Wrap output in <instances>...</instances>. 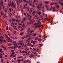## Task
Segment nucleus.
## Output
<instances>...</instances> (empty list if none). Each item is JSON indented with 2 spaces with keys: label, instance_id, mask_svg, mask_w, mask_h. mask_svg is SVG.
Here are the masks:
<instances>
[{
  "label": "nucleus",
  "instance_id": "obj_1",
  "mask_svg": "<svg viewBox=\"0 0 63 63\" xmlns=\"http://www.w3.org/2000/svg\"><path fill=\"white\" fill-rule=\"evenodd\" d=\"M6 37L7 39H8V42H11V41H12V39H11L10 38L8 37V36H6Z\"/></svg>",
  "mask_w": 63,
  "mask_h": 63
},
{
  "label": "nucleus",
  "instance_id": "obj_2",
  "mask_svg": "<svg viewBox=\"0 0 63 63\" xmlns=\"http://www.w3.org/2000/svg\"><path fill=\"white\" fill-rule=\"evenodd\" d=\"M11 6L12 7H15V4L13 3V1H12V2Z\"/></svg>",
  "mask_w": 63,
  "mask_h": 63
},
{
  "label": "nucleus",
  "instance_id": "obj_3",
  "mask_svg": "<svg viewBox=\"0 0 63 63\" xmlns=\"http://www.w3.org/2000/svg\"><path fill=\"white\" fill-rule=\"evenodd\" d=\"M24 15H26L25 16L26 17H29V15L28 14H26V13H24Z\"/></svg>",
  "mask_w": 63,
  "mask_h": 63
},
{
  "label": "nucleus",
  "instance_id": "obj_4",
  "mask_svg": "<svg viewBox=\"0 0 63 63\" xmlns=\"http://www.w3.org/2000/svg\"><path fill=\"white\" fill-rule=\"evenodd\" d=\"M15 52L14 51H13L12 54L10 55V57H12V56H13V55H14V54H15Z\"/></svg>",
  "mask_w": 63,
  "mask_h": 63
},
{
  "label": "nucleus",
  "instance_id": "obj_5",
  "mask_svg": "<svg viewBox=\"0 0 63 63\" xmlns=\"http://www.w3.org/2000/svg\"><path fill=\"white\" fill-rule=\"evenodd\" d=\"M32 44L31 43H30L29 42L27 44V45H29V46H32Z\"/></svg>",
  "mask_w": 63,
  "mask_h": 63
},
{
  "label": "nucleus",
  "instance_id": "obj_6",
  "mask_svg": "<svg viewBox=\"0 0 63 63\" xmlns=\"http://www.w3.org/2000/svg\"><path fill=\"white\" fill-rule=\"evenodd\" d=\"M43 26V25H42L41 24H40V25L39 26H38L37 25V26H36V27H38V28H39V27H41V26Z\"/></svg>",
  "mask_w": 63,
  "mask_h": 63
},
{
  "label": "nucleus",
  "instance_id": "obj_7",
  "mask_svg": "<svg viewBox=\"0 0 63 63\" xmlns=\"http://www.w3.org/2000/svg\"><path fill=\"white\" fill-rule=\"evenodd\" d=\"M17 61H18V62H20V61H23V60H18V59H17Z\"/></svg>",
  "mask_w": 63,
  "mask_h": 63
},
{
  "label": "nucleus",
  "instance_id": "obj_8",
  "mask_svg": "<svg viewBox=\"0 0 63 63\" xmlns=\"http://www.w3.org/2000/svg\"><path fill=\"white\" fill-rule=\"evenodd\" d=\"M46 8L47 9H49V7H48V6L47 5H46L45 6Z\"/></svg>",
  "mask_w": 63,
  "mask_h": 63
},
{
  "label": "nucleus",
  "instance_id": "obj_9",
  "mask_svg": "<svg viewBox=\"0 0 63 63\" xmlns=\"http://www.w3.org/2000/svg\"><path fill=\"white\" fill-rule=\"evenodd\" d=\"M34 31H31L29 32H30L31 34L32 33H33V32H34Z\"/></svg>",
  "mask_w": 63,
  "mask_h": 63
},
{
  "label": "nucleus",
  "instance_id": "obj_10",
  "mask_svg": "<svg viewBox=\"0 0 63 63\" xmlns=\"http://www.w3.org/2000/svg\"><path fill=\"white\" fill-rule=\"evenodd\" d=\"M17 58L18 59H20V58H22V56H20L19 57H18Z\"/></svg>",
  "mask_w": 63,
  "mask_h": 63
},
{
  "label": "nucleus",
  "instance_id": "obj_11",
  "mask_svg": "<svg viewBox=\"0 0 63 63\" xmlns=\"http://www.w3.org/2000/svg\"><path fill=\"white\" fill-rule=\"evenodd\" d=\"M19 44H20V43H16L15 44H14V46L15 47L16 46H17V45H19Z\"/></svg>",
  "mask_w": 63,
  "mask_h": 63
},
{
  "label": "nucleus",
  "instance_id": "obj_12",
  "mask_svg": "<svg viewBox=\"0 0 63 63\" xmlns=\"http://www.w3.org/2000/svg\"><path fill=\"white\" fill-rule=\"evenodd\" d=\"M59 3H60L61 5V6H63V3L60 2H59Z\"/></svg>",
  "mask_w": 63,
  "mask_h": 63
},
{
  "label": "nucleus",
  "instance_id": "obj_13",
  "mask_svg": "<svg viewBox=\"0 0 63 63\" xmlns=\"http://www.w3.org/2000/svg\"><path fill=\"white\" fill-rule=\"evenodd\" d=\"M37 13H38V15H40V14H42V13L41 12H37Z\"/></svg>",
  "mask_w": 63,
  "mask_h": 63
},
{
  "label": "nucleus",
  "instance_id": "obj_14",
  "mask_svg": "<svg viewBox=\"0 0 63 63\" xmlns=\"http://www.w3.org/2000/svg\"><path fill=\"white\" fill-rule=\"evenodd\" d=\"M30 18H28L29 20H31V18H32V16H30Z\"/></svg>",
  "mask_w": 63,
  "mask_h": 63
},
{
  "label": "nucleus",
  "instance_id": "obj_15",
  "mask_svg": "<svg viewBox=\"0 0 63 63\" xmlns=\"http://www.w3.org/2000/svg\"><path fill=\"white\" fill-rule=\"evenodd\" d=\"M33 35L34 36V37H36V36H37V34L35 33H34L33 34Z\"/></svg>",
  "mask_w": 63,
  "mask_h": 63
},
{
  "label": "nucleus",
  "instance_id": "obj_16",
  "mask_svg": "<svg viewBox=\"0 0 63 63\" xmlns=\"http://www.w3.org/2000/svg\"><path fill=\"white\" fill-rule=\"evenodd\" d=\"M15 17L17 18H20V16H18V17H17V16H16Z\"/></svg>",
  "mask_w": 63,
  "mask_h": 63
},
{
  "label": "nucleus",
  "instance_id": "obj_17",
  "mask_svg": "<svg viewBox=\"0 0 63 63\" xmlns=\"http://www.w3.org/2000/svg\"><path fill=\"white\" fill-rule=\"evenodd\" d=\"M39 23H40V24H41V22L40 21H38V23H37V25H38Z\"/></svg>",
  "mask_w": 63,
  "mask_h": 63
},
{
  "label": "nucleus",
  "instance_id": "obj_18",
  "mask_svg": "<svg viewBox=\"0 0 63 63\" xmlns=\"http://www.w3.org/2000/svg\"><path fill=\"white\" fill-rule=\"evenodd\" d=\"M26 18H23V21H25V20H26Z\"/></svg>",
  "mask_w": 63,
  "mask_h": 63
},
{
  "label": "nucleus",
  "instance_id": "obj_19",
  "mask_svg": "<svg viewBox=\"0 0 63 63\" xmlns=\"http://www.w3.org/2000/svg\"><path fill=\"white\" fill-rule=\"evenodd\" d=\"M1 3H0V5H1L2 6H3V1H1Z\"/></svg>",
  "mask_w": 63,
  "mask_h": 63
},
{
  "label": "nucleus",
  "instance_id": "obj_20",
  "mask_svg": "<svg viewBox=\"0 0 63 63\" xmlns=\"http://www.w3.org/2000/svg\"><path fill=\"white\" fill-rule=\"evenodd\" d=\"M16 21L17 22H19L20 21L19 20H18V19H17L16 20Z\"/></svg>",
  "mask_w": 63,
  "mask_h": 63
},
{
  "label": "nucleus",
  "instance_id": "obj_21",
  "mask_svg": "<svg viewBox=\"0 0 63 63\" xmlns=\"http://www.w3.org/2000/svg\"><path fill=\"white\" fill-rule=\"evenodd\" d=\"M23 34H24V33L23 32H22L20 34V35H22Z\"/></svg>",
  "mask_w": 63,
  "mask_h": 63
},
{
  "label": "nucleus",
  "instance_id": "obj_22",
  "mask_svg": "<svg viewBox=\"0 0 63 63\" xmlns=\"http://www.w3.org/2000/svg\"><path fill=\"white\" fill-rule=\"evenodd\" d=\"M25 53L26 54V55H27L28 54V53L27 52V51H25Z\"/></svg>",
  "mask_w": 63,
  "mask_h": 63
},
{
  "label": "nucleus",
  "instance_id": "obj_23",
  "mask_svg": "<svg viewBox=\"0 0 63 63\" xmlns=\"http://www.w3.org/2000/svg\"><path fill=\"white\" fill-rule=\"evenodd\" d=\"M38 39V37H36L35 38V40H37V39Z\"/></svg>",
  "mask_w": 63,
  "mask_h": 63
},
{
  "label": "nucleus",
  "instance_id": "obj_24",
  "mask_svg": "<svg viewBox=\"0 0 63 63\" xmlns=\"http://www.w3.org/2000/svg\"><path fill=\"white\" fill-rule=\"evenodd\" d=\"M31 11H30L29 12L30 13H31L32 11V8H30Z\"/></svg>",
  "mask_w": 63,
  "mask_h": 63
},
{
  "label": "nucleus",
  "instance_id": "obj_25",
  "mask_svg": "<svg viewBox=\"0 0 63 63\" xmlns=\"http://www.w3.org/2000/svg\"><path fill=\"white\" fill-rule=\"evenodd\" d=\"M33 50V51H35V50H36V48H33L32 49Z\"/></svg>",
  "mask_w": 63,
  "mask_h": 63
},
{
  "label": "nucleus",
  "instance_id": "obj_26",
  "mask_svg": "<svg viewBox=\"0 0 63 63\" xmlns=\"http://www.w3.org/2000/svg\"><path fill=\"white\" fill-rule=\"evenodd\" d=\"M38 41H42V39L39 38L38 40Z\"/></svg>",
  "mask_w": 63,
  "mask_h": 63
},
{
  "label": "nucleus",
  "instance_id": "obj_27",
  "mask_svg": "<svg viewBox=\"0 0 63 63\" xmlns=\"http://www.w3.org/2000/svg\"><path fill=\"white\" fill-rule=\"evenodd\" d=\"M16 56V54L14 55L13 56H12V57H15Z\"/></svg>",
  "mask_w": 63,
  "mask_h": 63
},
{
  "label": "nucleus",
  "instance_id": "obj_28",
  "mask_svg": "<svg viewBox=\"0 0 63 63\" xmlns=\"http://www.w3.org/2000/svg\"><path fill=\"white\" fill-rule=\"evenodd\" d=\"M24 52V51H23L22 52H21L20 53H23Z\"/></svg>",
  "mask_w": 63,
  "mask_h": 63
},
{
  "label": "nucleus",
  "instance_id": "obj_29",
  "mask_svg": "<svg viewBox=\"0 0 63 63\" xmlns=\"http://www.w3.org/2000/svg\"><path fill=\"white\" fill-rule=\"evenodd\" d=\"M53 12H55V9H54V7H53Z\"/></svg>",
  "mask_w": 63,
  "mask_h": 63
},
{
  "label": "nucleus",
  "instance_id": "obj_30",
  "mask_svg": "<svg viewBox=\"0 0 63 63\" xmlns=\"http://www.w3.org/2000/svg\"><path fill=\"white\" fill-rule=\"evenodd\" d=\"M53 7H51V8H50V10H49V11H51V10H52V9L53 8Z\"/></svg>",
  "mask_w": 63,
  "mask_h": 63
},
{
  "label": "nucleus",
  "instance_id": "obj_31",
  "mask_svg": "<svg viewBox=\"0 0 63 63\" xmlns=\"http://www.w3.org/2000/svg\"><path fill=\"white\" fill-rule=\"evenodd\" d=\"M49 3V2L48 1H46L45 2V3H46V4H48Z\"/></svg>",
  "mask_w": 63,
  "mask_h": 63
},
{
  "label": "nucleus",
  "instance_id": "obj_32",
  "mask_svg": "<svg viewBox=\"0 0 63 63\" xmlns=\"http://www.w3.org/2000/svg\"><path fill=\"white\" fill-rule=\"evenodd\" d=\"M18 48H21V46H19L18 47Z\"/></svg>",
  "mask_w": 63,
  "mask_h": 63
},
{
  "label": "nucleus",
  "instance_id": "obj_33",
  "mask_svg": "<svg viewBox=\"0 0 63 63\" xmlns=\"http://www.w3.org/2000/svg\"><path fill=\"white\" fill-rule=\"evenodd\" d=\"M16 41H14L13 42V44H16Z\"/></svg>",
  "mask_w": 63,
  "mask_h": 63
},
{
  "label": "nucleus",
  "instance_id": "obj_34",
  "mask_svg": "<svg viewBox=\"0 0 63 63\" xmlns=\"http://www.w3.org/2000/svg\"><path fill=\"white\" fill-rule=\"evenodd\" d=\"M25 37V36H23L21 38L22 39H24V38Z\"/></svg>",
  "mask_w": 63,
  "mask_h": 63
},
{
  "label": "nucleus",
  "instance_id": "obj_35",
  "mask_svg": "<svg viewBox=\"0 0 63 63\" xmlns=\"http://www.w3.org/2000/svg\"><path fill=\"white\" fill-rule=\"evenodd\" d=\"M1 15H3V14H4V13H2V12L1 11Z\"/></svg>",
  "mask_w": 63,
  "mask_h": 63
},
{
  "label": "nucleus",
  "instance_id": "obj_36",
  "mask_svg": "<svg viewBox=\"0 0 63 63\" xmlns=\"http://www.w3.org/2000/svg\"><path fill=\"white\" fill-rule=\"evenodd\" d=\"M1 62H3V61H4V60H3V59L2 58L1 59Z\"/></svg>",
  "mask_w": 63,
  "mask_h": 63
},
{
  "label": "nucleus",
  "instance_id": "obj_37",
  "mask_svg": "<svg viewBox=\"0 0 63 63\" xmlns=\"http://www.w3.org/2000/svg\"><path fill=\"white\" fill-rule=\"evenodd\" d=\"M56 7H57V8H59V6L57 5V6H56Z\"/></svg>",
  "mask_w": 63,
  "mask_h": 63
},
{
  "label": "nucleus",
  "instance_id": "obj_38",
  "mask_svg": "<svg viewBox=\"0 0 63 63\" xmlns=\"http://www.w3.org/2000/svg\"><path fill=\"white\" fill-rule=\"evenodd\" d=\"M0 38L1 39H2L3 38H4V37H3V36H0Z\"/></svg>",
  "mask_w": 63,
  "mask_h": 63
},
{
  "label": "nucleus",
  "instance_id": "obj_39",
  "mask_svg": "<svg viewBox=\"0 0 63 63\" xmlns=\"http://www.w3.org/2000/svg\"><path fill=\"white\" fill-rule=\"evenodd\" d=\"M14 33L15 34H16V31H14Z\"/></svg>",
  "mask_w": 63,
  "mask_h": 63
},
{
  "label": "nucleus",
  "instance_id": "obj_40",
  "mask_svg": "<svg viewBox=\"0 0 63 63\" xmlns=\"http://www.w3.org/2000/svg\"><path fill=\"white\" fill-rule=\"evenodd\" d=\"M8 26H7L6 28V30H8Z\"/></svg>",
  "mask_w": 63,
  "mask_h": 63
},
{
  "label": "nucleus",
  "instance_id": "obj_41",
  "mask_svg": "<svg viewBox=\"0 0 63 63\" xmlns=\"http://www.w3.org/2000/svg\"><path fill=\"white\" fill-rule=\"evenodd\" d=\"M57 4V3H53L51 4L52 5H53V4Z\"/></svg>",
  "mask_w": 63,
  "mask_h": 63
},
{
  "label": "nucleus",
  "instance_id": "obj_42",
  "mask_svg": "<svg viewBox=\"0 0 63 63\" xmlns=\"http://www.w3.org/2000/svg\"><path fill=\"white\" fill-rule=\"evenodd\" d=\"M8 5L9 6H11V3H8Z\"/></svg>",
  "mask_w": 63,
  "mask_h": 63
},
{
  "label": "nucleus",
  "instance_id": "obj_43",
  "mask_svg": "<svg viewBox=\"0 0 63 63\" xmlns=\"http://www.w3.org/2000/svg\"><path fill=\"white\" fill-rule=\"evenodd\" d=\"M12 21H15V20H16V19H12Z\"/></svg>",
  "mask_w": 63,
  "mask_h": 63
},
{
  "label": "nucleus",
  "instance_id": "obj_44",
  "mask_svg": "<svg viewBox=\"0 0 63 63\" xmlns=\"http://www.w3.org/2000/svg\"><path fill=\"white\" fill-rule=\"evenodd\" d=\"M36 41H35L33 42V44H35V43H36Z\"/></svg>",
  "mask_w": 63,
  "mask_h": 63
},
{
  "label": "nucleus",
  "instance_id": "obj_45",
  "mask_svg": "<svg viewBox=\"0 0 63 63\" xmlns=\"http://www.w3.org/2000/svg\"><path fill=\"white\" fill-rule=\"evenodd\" d=\"M3 42L4 43H6V40H3Z\"/></svg>",
  "mask_w": 63,
  "mask_h": 63
},
{
  "label": "nucleus",
  "instance_id": "obj_46",
  "mask_svg": "<svg viewBox=\"0 0 63 63\" xmlns=\"http://www.w3.org/2000/svg\"><path fill=\"white\" fill-rule=\"evenodd\" d=\"M12 44H10L8 45V46H12Z\"/></svg>",
  "mask_w": 63,
  "mask_h": 63
},
{
  "label": "nucleus",
  "instance_id": "obj_47",
  "mask_svg": "<svg viewBox=\"0 0 63 63\" xmlns=\"http://www.w3.org/2000/svg\"><path fill=\"white\" fill-rule=\"evenodd\" d=\"M9 10L10 11V12H11V8H9Z\"/></svg>",
  "mask_w": 63,
  "mask_h": 63
},
{
  "label": "nucleus",
  "instance_id": "obj_48",
  "mask_svg": "<svg viewBox=\"0 0 63 63\" xmlns=\"http://www.w3.org/2000/svg\"><path fill=\"white\" fill-rule=\"evenodd\" d=\"M0 42H2V41H3V39H0Z\"/></svg>",
  "mask_w": 63,
  "mask_h": 63
},
{
  "label": "nucleus",
  "instance_id": "obj_49",
  "mask_svg": "<svg viewBox=\"0 0 63 63\" xmlns=\"http://www.w3.org/2000/svg\"><path fill=\"white\" fill-rule=\"evenodd\" d=\"M35 11H33V13H32V14H35Z\"/></svg>",
  "mask_w": 63,
  "mask_h": 63
},
{
  "label": "nucleus",
  "instance_id": "obj_50",
  "mask_svg": "<svg viewBox=\"0 0 63 63\" xmlns=\"http://www.w3.org/2000/svg\"><path fill=\"white\" fill-rule=\"evenodd\" d=\"M27 10H28H28H29V8L28 7H27Z\"/></svg>",
  "mask_w": 63,
  "mask_h": 63
},
{
  "label": "nucleus",
  "instance_id": "obj_51",
  "mask_svg": "<svg viewBox=\"0 0 63 63\" xmlns=\"http://www.w3.org/2000/svg\"><path fill=\"white\" fill-rule=\"evenodd\" d=\"M10 16H12V14L11 13H10Z\"/></svg>",
  "mask_w": 63,
  "mask_h": 63
},
{
  "label": "nucleus",
  "instance_id": "obj_52",
  "mask_svg": "<svg viewBox=\"0 0 63 63\" xmlns=\"http://www.w3.org/2000/svg\"><path fill=\"white\" fill-rule=\"evenodd\" d=\"M5 9V7L4 6H3L2 9L3 10H4Z\"/></svg>",
  "mask_w": 63,
  "mask_h": 63
},
{
  "label": "nucleus",
  "instance_id": "obj_53",
  "mask_svg": "<svg viewBox=\"0 0 63 63\" xmlns=\"http://www.w3.org/2000/svg\"><path fill=\"white\" fill-rule=\"evenodd\" d=\"M0 53H3V51H0Z\"/></svg>",
  "mask_w": 63,
  "mask_h": 63
},
{
  "label": "nucleus",
  "instance_id": "obj_54",
  "mask_svg": "<svg viewBox=\"0 0 63 63\" xmlns=\"http://www.w3.org/2000/svg\"><path fill=\"white\" fill-rule=\"evenodd\" d=\"M18 25H22V24H18Z\"/></svg>",
  "mask_w": 63,
  "mask_h": 63
},
{
  "label": "nucleus",
  "instance_id": "obj_55",
  "mask_svg": "<svg viewBox=\"0 0 63 63\" xmlns=\"http://www.w3.org/2000/svg\"><path fill=\"white\" fill-rule=\"evenodd\" d=\"M29 4H30V5L31 6H32V4H31V3H30Z\"/></svg>",
  "mask_w": 63,
  "mask_h": 63
},
{
  "label": "nucleus",
  "instance_id": "obj_56",
  "mask_svg": "<svg viewBox=\"0 0 63 63\" xmlns=\"http://www.w3.org/2000/svg\"><path fill=\"white\" fill-rule=\"evenodd\" d=\"M18 27H19V28H22V27L20 26H18Z\"/></svg>",
  "mask_w": 63,
  "mask_h": 63
},
{
  "label": "nucleus",
  "instance_id": "obj_57",
  "mask_svg": "<svg viewBox=\"0 0 63 63\" xmlns=\"http://www.w3.org/2000/svg\"><path fill=\"white\" fill-rule=\"evenodd\" d=\"M31 55L32 57H33V55L32 54H31Z\"/></svg>",
  "mask_w": 63,
  "mask_h": 63
},
{
  "label": "nucleus",
  "instance_id": "obj_58",
  "mask_svg": "<svg viewBox=\"0 0 63 63\" xmlns=\"http://www.w3.org/2000/svg\"><path fill=\"white\" fill-rule=\"evenodd\" d=\"M29 60H27L26 61V62H28V61Z\"/></svg>",
  "mask_w": 63,
  "mask_h": 63
},
{
  "label": "nucleus",
  "instance_id": "obj_59",
  "mask_svg": "<svg viewBox=\"0 0 63 63\" xmlns=\"http://www.w3.org/2000/svg\"><path fill=\"white\" fill-rule=\"evenodd\" d=\"M37 9H39V8H40V7L38 6L37 7Z\"/></svg>",
  "mask_w": 63,
  "mask_h": 63
},
{
  "label": "nucleus",
  "instance_id": "obj_60",
  "mask_svg": "<svg viewBox=\"0 0 63 63\" xmlns=\"http://www.w3.org/2000/svg\"><path fill=\"white\" fill-rule=\"evenodd\" d=\"M30 30V28H28V30L27 31V32H29V30Z\"/></svg>",
  "mask_w": 63,
  "mask_h": 63
},
{
  "label": "nucleus",
  "instance_id": "obj_61",
  "mask_svg": "<svg viewBox=\"0 0 63 63\" xmlns=\"http://www.w3.org/2000/svg\"><path fill=\"white\" fill-rule=\"evenodd\" d=\"M14 60H16V58L15 57V58H14Z\"/></svg>",
  "mask_w": 63,
  "mask_h": 63
},
{
  "label": "nucleus",
  "instance_id": "obj_62",
  "mask_svg": "<svg viewBox=\"0 0 63 63\" xmlns=\"http://www.w3.org/2000/svg\"><path fill=\"white\" fill-rule=\"evenodd\" d=\"M9 48H12V47H9Z\"/></svg>",
  "mask_w": 63,
  "mask_h": 63
},
{
  "label": "nucleus",
  "instance_id": "obj_63",
  "mask_svg": "<svg viewBox=\"0 0 63 63\" xmlns=\"http://www.w3.org/2000/svg\"><path fill=\"white\" fill-rule=\"evenodd\" d=\"M3 57V56H0V57L1 58V59L2 58V57Z\"/></svg>",
  "mask_w": 63,
  "mask_h": 63
},
{
  "label": "nucleus",
  "instance_id": "obj_64",
  "mask_svg": "<svg viewBox=\"0 0 63 63\" xmlns=\"http://www.w3.org/2000/svg\"><path fill=\"white\" fill-rule=\"evenodd\" d=\"M20 45L21 46H22V47L23 46V45L22 44H21Z\"/></svg>",
  "mask_w": 63,
  "mask_h": 63
}]
</instances>
